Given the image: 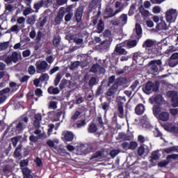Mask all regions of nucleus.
<instances>
[{"instance_id":"f257e3e1","label":"nucleus","mask_w":178,"mask_h":178,"mask_svg":"<svg viewBox=\"0 0 178 178\" xmlns=\"http://www.w3.org/2000/svg\"><path fill=\"white\" fill-rule=\"evenodd\" d=\"M142 47L145 48V52L149 59H154V58L162 55V43H156V40L147 39Z\"/></svg>"},{"instance_id":"f03ea898","label":"nucleus","mask_w":178,"mask_h":178,"mask_svg":"<svg viewBox=\"0 0 178 178\" xmlns=\"http://www.w3.org/2000/svg\"><path fill=\"white\" fill-rule=\"evenodd\" d=\"M135 31H136V40H131L129 39L124 40L121 43V45L124 47V48H127L130 49L131 48H134L137 47V44H138V40L143 37V28H141V25L140 24H136L135 26Z\"/></svg>"},{"instance_id":"7ed1b4c3","label":"nucleus","mask_w":178,"mask_h":178,"mask_svg":"<svg viewBox=\"0 0 178 178\" xmlns=\"http://www.w3.org/2000/svg\"><path fill=\"white\" fill-rule=\"evenodd\" d=\"M29 124V117L26 115H22L18 120V122L16 124L15 127H13L11 129L12 134H20L23 133V130L27 128Z\"/></svg>"},{"instance_id":"20e7f679","label":"nucleus","mask_w":178,"mask_h":178,"mask_svg":"<svg viewBox=\"0 0 178 178\" xmlns=\"http://www.w3.org/2000/svg\"><path fill=\"white\" fill-rule=\"evenodd\" d=\"M142 90L145 94H151V92H158L159 91V83L156 81L153 83L149 81L145 86L142 88Z\"/></svg>"},{"instance_id":"39448f33","label":"nucleus","mask_w":178,"mask_h":178,"mask_svg":"<svg viewBox=\"0 0 178 178\" xmlns=\"http://www.w3.org/2000/svg\"><path fill=\"white\" fill-rule=\"evenodd\" d=\"M120 3V1H116L115 4V7L116 8H119L118 9L115 10V11L113 13V10L112 8H106L104 10V13L106 15H107L106 17H105V19H111V17H113V16H116L118 13H120L121 10H123V5Z\"/></svg>"},{"instance_id":"423d86ee","label":"nucleus","mask_w":178,"mask_h":178,"mask_svg":"<svg viewBox=\"0 0 178 178\" xmlns=\"http://www.w3.org/2000/svg\"><path fill=\"white\" fill-rule=\"evenodd\" d=\"M177 10L170 8L165 13V20L168 23H175L177 19Z\"/></svg>"},{"instance_id":"0eeeda50","label":"nucleus","mask_w":178,"mask_h":178,"mask_svg":"<svg viewBox=\"0 0 178 178\" xmlns=\"http://www.w3.org/2000/svg\"><path fill=\"white\" fill-rule=\"evenodd\" d=\"M83 13H84V6H79L74 12V17L75 20L79 24V27H81L83 26Z\"/></svg>"},{"instance_id":"6e6552de","label":"nucleus","mask_w":178,"mask_h":178,"mask_svg":"<svg viewBox=\"0 0 178 178\" xmlns=\"http://www.w3.org/2000/svg\"><path fill=\"white\" fill-rule=\"evenodd\" d=\"M123 84V79L122 78H119L118 81L113 83V85L107 90L106 95L107 97H112L113 94H115L118 91V88H119V86H122Z\"/></svg>"},{"instance_id":"1a4fd4ad","label":"nucleus","mask_w":178,"mask_h":178,"mask_svg":"<svg viewBox=\"0 0 178 178\" xmlns=\"http://www.w3.org/2000/svg\"><path fill=\"white\" fill-rule=\"evenodd\" d=\"M63 17H65V7H61L54 18V26H59L63 22Z\"/></svg>"},{"instance_id":"9d476101","label":"nucleus","mask_w":178,"mask_h":178,"mask_svg":"<svg viewBox=\"0 0 178 178\" xmlns=\"http://www.w3.org/2000/svg\"><path fill=\"white\" fill-rule=\"evenodd\" d=\"M168 97L171 99L172 107L177 108L178 106V93L175 90H170L167 92Z\"/></svg>"},{"instance_id":"9b49d317","label":"nucleus","mask_w":178,"mask_h":178,"mask_svg":"<svg viewBox=\"0 0 178 178\" xmlns=\"http://www.w3.org/2000/svg\"><path fill=\"white\" fill-rule=\"evenodd\" d=\"M22 56L17 51H13L11 55L7 56L6 58V65H10V63H17L19 62V57Z\"/></svg>"},{"instance_id":"f8f14e48","label":"nucleus","mask_w":178,"mask_h":178,"mask_svg":"<svg viewBox=\"0 0 178 178\" xmlns=\"http://www.w3.org/2000/svg\"><path fill=\"white\" fill-rule=\"evenodd\" d=\"M178 159V154H169L166 157V160H163V161H160L158 163V166L159 168H165V166H168L170 162V159Z\"/></svg>"},{"instance_id":"ddd939ff","label":"nucleus","mask_w":178,"mask_h":178,"mask_svg":"<svg viewBox=\"0 0 178 178\" xmlns=\"http://www.w3.org/2000/svg\"><path fill=\"white\" fill-rule=\"evenodd\" d=\"M150 67V72L152 73H158V66H162V60H153L149 63Z\"/></svg>"},{"instance_id":"4468645a","label":"nucleus","mask_w":178,"mask_h":178,"mask_svg":"<svg viewBox=\"0 0 178 178\" xmlns=\"http://www.w3.org/2000/svg\"><path fill=\"white\" fill-rule=\"evenodd\" d=\"M62 140L64 143H70L74 140V134L72 131H65L63 133Z\"/></svg>"},{"instance_id":"2eb2a0df","label":"nucleus","mask_w":178,"mask_h":178,"mask_svg":"<svg viewBox=\"0 0 178 178\" xmlns=\"http://www.w3.org/2000/svg\"><path fill=\"white\" fill-rule=\"evenodd\" d=\"M95 26L96 27V30L94 31V33L101 34L104 33V30H105V22H104L102 19H98L97 23Z\"/></svg>"},{"instance_id":"dca6fc26","label":"nucleus","mask_w":178,"mask_h":178,"mask_svg":"<svg viewBox=\"0 0 178 178\" xmlns=\"http://www.w3.org/2000/svg\"><path fill=\"white\" fill-rule=\"evenodd\" d=\"M35 67L37 70H40V72H45L48 67V63H47L45 60H38L36 61Z\"/></svg>"},{"instance_id":"f3484780","label":"nucleus","mask_w":178,"mask_h":178,"mask_svg":"<svg viewBox=\"0 0 178 178\" xmlns=\"http://www.w3.org/2000/svg\"><path fill=\"white\" fill-rule=\"evenodd\" d=\"M41 120H42V115L40 113L34 115L33 126L35 129H40L41 127Z\"/></svg>"},{"instance_id":"a211bd4d","label":"nucleus","mask_w":178,"mask_h":178,"mask_svg":"<svg viewBox=\"0 0 178 178\" xmlns=\"http://www.w3.org/2000/svg\"><path fill=\"white\" fill-rule=\"evenodd\" d=\"M143 54L141 53H134L132 57V60L134 62L138 63V65H141L142 62H144V58H143Z\"/></svg>"},{"instance_id":"6ab92c4d","label":"nucleus","mask_w":178,"mask_h":178,"mask_svg":"<svg viewBox=\"0 0 178 178\" xmlns=\"http://www.w3.org/2000/svg\"><path fill=\"white\" fill-rule=\"evenodd\" d=\"M48 22V17L47 16H43L39 18L38 22L36 23L37 27L38 29H41L42 27H44L45 24H47V22Z\"/></svg>"},{"instance_id":"aec40b11","label":"nucleus","mask_w":178,"mask_h":178,"mask_svg":"<svg viewBox=\"0 0 178 178\" xmlns=\"http://www.w3.org/2000/svg\"><path fill=\"white\" fill-rule=\"evenodd\" d=\"M164 129L165 130H166V131H169L170 133H172L173 134H178V128L176 126L168 124L164 126Z\"/></svg>"},{"instance_id":"412c9836","label":"nucleus","mask_w":178,"mask_h":178,"mask_svg":"<svg viewBox=\"0 0 178 178\" xmlns=\"http://www.w3.org/2000/svg\"><path fill=\"white\" fill-rule=\"evenodd\" d=\"M157 117L159 118V120H161V122H168V120H169V118H170V114L166 111H163L160 113Z\"/></svg>"},{"instance_id":"4be33fe9","label":"nucleus","mask_w":178,"mask_h":178,"mask_svg":"<svg viewBox=\"0 0 178 178\" xmlns=\"http://www.w3.org/2000/svg\"><path fill=\"white\" fill-rule=\"evenodd\" d=\"M115 52L118 55H127V51L123 49L122 43L120 44H117L115 49Z\"/></svg>"},{"instance_id":"5701e85b","label":"nucleus","mask_w":178,"mask_h":178,"mask_svg":"<svg viewBox=\"0 0 178 178\" xmlns=\"http://www.w3.org/2000/svg\"><path fill=\"white\" fill-rule=\"evenodd\" d=\"M98 131V127L94 122H90L88 127V133L90 134H94V133H97Z\"/></svg>"},{"instance_id":"b1692460","label":"nucleus","mask_w":178,"mask_h":178,"mask_svg":"<svg viewBox=\"0 0 178 178\" xmlns=\"http://www.w3.org/2000/svg\"><path fill=\"white\" fill-rule=\"evenodd\" d=\"M177 59H178V53L172 54L168 60L169 66H170V67H175V66H177V63H172V60H177Z\"/></svg>"},{"instance_id":"393cba45","label":"nucleus","mask_w":178,"mask_h":178,"mask_svg":"<svg viewBox=\"0 0 178 178\" xmlns=\"http://www.w3.org/2000/svg\"><path fill=\"white\" fill-rule=\"evenodd\" d=\"M145 112V106L143 104H138L135 108L136 115H143Z\"/></svg>"},{"instance_id":"a878e982","label":"nucleus","mask_w":178,"mask_h":178,"mask_svg":"<svg viewBox=\"0 0 178 178\" xmlns=\"http://www.w3.org/2000/svg\"><path fill=\"white\" fill-rule=\"evenodd\" d=\"M23 147V145L19 144L15 149L14 151V156L15 158H20L22 159V147Z\"/></svg>"},{"instance_id":"bb28decb","label":"nucleus","mask_w":178,"mask_h":178,"mask_svg":"<svg viewBox=\"0 0 178 178\" xmlns=\"http://www.w3.org/2000/svg\"><path fill=\"white\" fill-rule=\"evenodd\" d=\"M118 118L123 119L124 118V109L123 108V103L118 104Z\"/></svg>"},{"instance_id":"cd10ccee","label":"nucleus","mask_w":178,"mask_h":178,"mask_svg":"<svg viewBox=\"0 0 178 178\" xmlns=\"http://www.w3.org/2000/svg\"><path fill=\"white\" fill-rule=\"evenodd\" d=\"M47 92H49V94L56 95L60 92V90H59V88H54V86H50L47 89Z\"/></svg>"},{"instance_id":"c85d7f7f","label":"nucleus","mask_w":178,"mask_h":178,"mask_svg":"<svg viewBox=\"0 0 178 178\" xmlns=\"http://www.w3.org/2000/svg\"><path fill=\"white\" fill-rule=\"evenodd\" d=\"M99 16H101V10L97 12V16H94L92 17L90 24L92 26H97V23H98V20L99 19Z\"/></svg>"},{"instance_id":"c756f323","label":"nucleus","mask_w":178,"mask_h":178,"mask_svg":"<svg viewBox=\"0 0 178 178\" xmlns=\"http://www.w3.org/2000/svg\"><path fill=\"white\" fill-rule=\"evenodd\" d=\"M60 36H54L53 39V45L55 47V48H58L59 45H60Z\"/></svg>"},{"instance_id":"7c9ffc66","label":"nucleus","mask_w":178,"mask_h":178,"mask_svg":"<svg viewBox=\"0 0 178 178\" xmlns=\"http://www.w3.org/2000/svg\"><path fill=\"white\" fill-rule=\"evenodd\" d=\"M153 113L156 118H158L161 115V107L159 106H154Z\"/></svg>"},{"instance_id":"2f4dec72","label":"nucleus","mask_w":178,"mask_h":178,"mask_svg":"<svg viewBox=\"0 0 178 178\" xmlns=\"http://www.w3.org/2000/svg\"><path fill=\"white\" fill-rule=\"evenodd\" d=\"M61 79H62V73L58 72L56 74V79H54V81L55 87H56L58 86V84H59Z\"/></svg>"},{"instance_id":"473e14b6","label":"nucleus","mask_w":178,"mask_h":178,"mask_svg":"<svg viewBox=\"0 0 178 178\" xmlns=\"http://www.w3.org/2000/svg\"><path fill=\"white\" fill-rule=\"evenodd\" d=\"M42 6H44V0H40L39 2L33 5V8L35 9L36 12H38V10H40V8H42Z\"/></svg>"},{"instance_id":"72a5a7b5","label":"nucleus","mask_w":178,"mask_h":178,"mask_svg":"<svg viewBox=\"0 0 178 178\" xmlns=\"http://www.w3.org/2000/svg\"><path fill=\"white\" fill-rule=\"evenodd\" d=\"M154 137L157 138H161V140H163V134L159 131V129L156 128L155 129V132H154Z\"/></svg>"},{"instance_id":"f704fd0d","label":"nucleus","mask_w":178,"mask_h":178,"mask_svg":"<svg viewBox=\"0 0 178 178\" xmlns=\"http://www.w3.org/2000/svg\"><path fill=\"white\" fill-rule=\"evenodd\" d=\"M41 83H44V81H48L49 80V75L48 74H42L39 77Z\"/></svg>"},{"instance_id":"c9c22d12","label":"nucleus","mask_w":178,"mask_h":178,"mask_svg":"<svg viewBox=\"0 0 178 178\" xmlns=\"http://www.w3.org/2000/svg\"><path fill=\"white\" fill-rule=\"evenodd\" d=\"M88 86L89 87H94V86H97V78L95 76H92L90 79Z\"/></svg>"},{"instance_id":"e433bc0d","label":"nucleus","mask_w":178,"mask_h":178,"mask_svg":"<svg viewBox=\"0 0 178 178\" xmlns=\"http://www.w3.org/2000/svg\"><path fill=\"white\" fill-rule=\"evenodd\" d=\"M73 8H74V5L73 4L69 5L65 8V15H66V13H73Z\"/></svg>"},{"instance_id":"4c0bfd02","label":"nucleus","mask_w":178,"mask_h":178,"mask_svg":"<svg viewBox=\"0 0 178 178\" xmlns=\"http://www.w3.org/2000/svg\"><path fill=\"white\" fill-rule=\"evenodd\" d=\"M102 151H97L95 153H94L90 159H95L97 158H101L103 155Z\"/></svg>"},{"instance_id":"58836bf2","label":"nucleus","mask_w":178,"mask_h":178,"mask_svg":"<svg viewBox=\"0 0 178 178\" xmlns=\"http://www.w3.org/2000/svg\"><path fill=\"white\" fill-rule=\"evenodd\" d=\"M154 101L155 104H157L158 105H161V104H162V95H157L156 96L154 97Z\"/></svg>"},{"instance_id":"ea45409f","label":"nucleus","mask_w":178,"mask_h":178,"mask_svg":"<svg viewBox=\"0 0 178 178\" xmlns=\"http://www.w3.org/2000/svg\"><path fill=\"white\" fill-rule=\"evenodd\" d=\"M158 26L160 27V30H168L169 29L165 21L160 22Z\"/></svg>"},{"instance_id":"a19ab883","label":"nucleus","mask_w":178,"mask_h":178,"mask_svg":"<svg viewBox=\"0 0 178 178\" xmlns=\"http://www.w3.org/2000/svg\"><path fill=\"white\" fill-rule=\"evenodd\" d=\"M137 147H138V143H137V142L131 141L129 143V149L134 150V149H136V148H137Z\"/></svg>"},{"instance_id":"79ce46f5","label":"nucleus","mask_w":178,"mask_h":178,"mask_svg":"<svg viewBox=\"0 0 178 178\" xmlns=\"http://www.w3.org/2000/svg\"><path fill=\"white\" fill-rule=\"evenodd\" d=\"M8 47H9V41L4 42L0 44V51H5L8 49Z\"/></svg>"},{"instance_id":"37998d69","label":"nucleus","mask_w":178,"mask_h":178,"mask_svg":"<svg viewBox=\"0 0 178 178\" xmlns=\"http://www.w3.org/2000/svg\"><path fill=\"white\" fill-rule=\"evenodd\" d=\"M81 150H82L81 152H83V154H90V152L92 151V147H86L85 146H83Z\"/></svg>"},{"instance_id":"c03bdc74","label":"nucleus","mask_w":178,"mask_h":178,"mask_svg":"<svg viewBox=\"0 0 178 178\" xmlns=\"http://www.w3.org/2000/svg\"><path fill=\"white\" fill-rule=\"evenodd\" d=\"M73 13H67L65 17H64V20L66 23H69V22H70V20H72V19L73 18Z\"/></svg>"},{"instance_id":"a18cd8bd","label":"nucleus","mask_w":178,"mask_h":178,"mask_svg":"<svg viewBox=\"0 0 178 178\" xmlns=\"http://www.w3.org/2000/svg\"><path fill=\"white\" fill-rule=\"evenodd\" d=\"M134 12H136V4H132L129 8L128 15L133 16V15H134Z\"/></svg>"},{"instance_id":"49530a36","label":"nucleus","mask_w":178,"mask_h":178,"mask_svg":"<svg viewBox=\"0 0 178 178\" xmlns=\"http://www.w3.org/2000/svg\"><path fill=\"white\" fill-rule=\"evenodd\" d=\"M144 152H145V147L143 145H140L138 148V156H143V155H144Z\"/></svg>"},{"instance_id":"de8ad7c7","label":"nucleus","mask_w":178,"mask_h":178,"mask_svg":"<svg viewBox=\"0 0 178 178\" xmlns=\"http://www.w3.org/2000/svg\"><path fill=\"white\" fill-rule=\"evenodd\" d=\"M23 176H27L29 175H31V170L29 169V168L25 167L22 169Z\"/></svg>"},{"instance_id":"09e8293b","label":"nucleus","mask_w":178,"mask_h":178,"mask_svg":"<svg viewBox=\"0 0 178 178\" xmlns=\"http://www.w3.org/2000/svg\"><path fill=\"white\" fill-rule=\"evenodd\" d=\"M87 124V122L86 121V119L82 120L80 121V122H78L76 124V126L77 129H81V127H84Z\"/></svg>"},{"instance_id":"8fccbe9b","label":"nucleus","mask_w":178,"mask_h":178,"mask_svg":"<svg viewBox=\"0 0 178 178\" xmlns=\"http://www.w3.org/2000/svg\"><path fill=\"white\" fill-rule=\"evenodd\" d=\"M99 66V65H98V64L92 65V67H90V72L91 73H98Z\"/></svg>"},{"instance_id":"3c124183","label":"nucleus","mask_w":178,"mask_h":178,"mask_svg":"<svg viewBox=\"0 0 178 178\" xmlns=\"http://www.w3.org/2000/svg\"><path fill=\"white\" fill-rule=\"evenodd\" d=\"M79 66H80V61L73 62L70 66V70H74V69H76V67H79Z\"/></svg>"},{"instance_id":"603ef678","label":"nucleus","mask_w":178,"mask_h":178,"mask_svg":"<svg viewBox=\"0 0 178 178\" xmlns=\"http://www.w3.org/2000/svg\"><path fill=\"white\" fill-rule=\"evenodd\" d=\"M103 35L106 38H111L112 37V32L109 29H106L103 33Z\"/></svg>"},{"instance_id":"864d4df0","label":"nucleus","mask_w":178,"mask_h":178,"mask_svg":"<svg viewBox=\"0 0 178 178\" xmlns=\"http://www.w3.org/2000/svg\"><path fill=\"white\" fill-rule=\"evenodd\" d=\"M8 33H10V31H13V33H19L20 30L19 29V26L14 25L10 28V30L7 31Z\"/></svg>"},{"instance_id":"5fc2aeb1","label":"nucleus","mask_w":178,"mask_h":178,"mask_svg":"<svg viewBox=\"0 0 178 178\" xmlns=\"http://www.w3.org/2000/svg\"><path fill=\"white\" fill-rule=\"evenodd\" d=\"M20 168H25V166H29V159L22 160L19 162Z\"/></svg>"},{"instance_id":"6e6d98bb","label":"nucleus","mask_w":178,"mask_h":178,"mask_svg":"<svg viewBox=\"0 0 178 178\" xmlns=\"http://www.w3.org/2000/svg\"><path fill=\"white\" fill-rule=\"evenodd\" d=\"M175 151V147H170L163 149V154H171Z\"/></svg>"},{"instance_id":"4d7b16f0","label":"nucleus","mask_w":178,"mask_h":178,"mask_svg":"<svg viewBox=\"0 0 178 178\" xmlns=\"http://www.w3.org/2000/svg\"><path fill=\"white\" fill-rule=\"evenodd\" d=\"M42 37H44V33H42V32H41V31H39L37 33V36L35 38L36 42H40V41H41V39L42 38Z\"/></svg>"},{"instance_id":"13d9d810","label":"nucleus","mask_w":178,"mask_h":178,"mask_svg":"<svg viewBox=\"0 0 178 178\" xmlns=\"http://www.w3.org/2000/svg\"><path fill=\"white\" fill-rule=\"evenodd\" d=\"M58 152H59L60 155H61L62 156H66V155H69V153L67 152L66 149L59 148Z\"/></svg>"},{"instance_id":"bf43d9fd","label":"nucleus","mask_w":178,"mask_h":178,"mask_svg":"<svg viewBox=\"0 0 178 178\" xmlns=\"http://www.w3.org/2000/svg\"><path fill=\"white\" fill-rule=\"evenodd\" d=\"M28 73L31 75L35 74V67L34 65H30L28 68Z\"/></svg>"},{"instance_id":"052dcab7","label":"nucleus","mask_w":178,"mask_h":178,"mask_svg":"<svg viewBox=\"0 0 178 178\" xmlns=\"http://www.w3.org/2000/svg\"><path fill=\"white\" fill-rule=\"evenodd\" d=\"M29 141L30 143V145H31V143H37V141H38V136H35L34 135H31L29 136Z\"/></svg>"},{"instance_id":"680f3d73","label":"nucleus","mask_w":178,"mask_h":178,"mask_svg":"<svg viewBox=\"0 0 178 178\" xmlns=\"http://www.w3.org/2000/svg\"><path fill=\"white\" fill-rule=\"evenodd\" d=\"M52 3H54L53 0H43V6H45V8H49Z\"/></svg>"},{"instance_id":"e2e57ef3","label":"nucleus","mask_w":178,"mask_h":178,"mask_svg":"<svg viewBox=\"0 0 178 178\" xmlns=\"http://www.w3.org/2000/svg\"><path fill=\"white\" fill-rule=\"evenodd\" d=\"M120 19L121 20L122 23L126 24L127 23V14H122L120 16Z\"/></svg>"},{"instance_id":"0e129e2a","label":"nucleus","mask_w":178,"mask_h":178,"mask_svg":"<svg viewBox=\"0 0 178 178\" xmlns=\"http://www.w3.org/2000/svg\"><path fill=\"white\" fill-rule=\"evenodd\" d=\"M80 115H81V112H80L79 111H75L74 115L71 117L72 120H77V119H79V116H80Z\"/></svg>"},{"instance_id":"69168bd1","label":"nucleus","mask_w":178,"mask_h":178,"mask_svg":"<svg viewBox=\"0 0 178 178\" xmlns=\"http://www.w3.org/2000/svg\"><path fill=\"white\" fill-rule=\"evenodd\" d=\"M115 75H113L108 78L107 87H111V85H112V84H113V83H115Z\"/></svg>"},{"instance_id":"338daca9","label":"nucleus","mask_w":178,"mask_h":178,"mask_svg":"<svg viewBox=\"0 0 178 178\" xmlns=\"http://www.w3.org/2000/svg\"><path fill=\"white\" fill-rule=\"evenodd\" d=\"M101 106L102 108L103 109V111H105V112H108V111H109V104H108V102L102 103Z\"/></svg>"},{"instance_id":"774afa93","label":"nucleus","mask_w":178,"mask_h":178,"mask_svg":"<svg viewBox=\"0 0 178 178\" xmlns=\"http://www.w3.org/2000/svg\"><path fill=\"white\" fill-rule=\"evenodd\" d=\"M35 95L36 97H42V90L41 88H36L35 90Z\"/></svg>"}]
</instances>
